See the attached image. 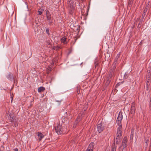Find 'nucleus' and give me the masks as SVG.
<instances>
[{
  "mask_svg": "<svg viewBox=\"0 0 151 151\" xmlns=\"http://www.w3.org/2000/svg\"><path fill=\"white\" fill-rule=\"evenodd\" d=\"M62 122L63 124L61 123L60 124L59 123L55 127V132L58 135L61 134L63 133L64 134L66 132L67 129L66 127L65 126V123L63 120Z\"/></svg>",
  "mask_w": 151,
  "mask_h": 151,
  "instance_id": "f257e3e1",
  "label": "nucleus"
},
{
  "mask_svg": "<svg viewBox=\"0 0 151 151\" xmlns=\"http://www.w3.org/2000/svg\"><path fill=\"white\" fill-rule=\"evenodd\" d=\"M122 128L120 126H118L117 128L116 134V139L120 138L121 137L122 134Z\"/></svg>",
  "mask_w": 151,
  "mask_h": 151,
  "instance_id": "f03ea898",
  "label": "nucleus"
},
{
  "mask_svg": "<svg viewBox=\"0 0 151 151\" xmlns=\"http://www.w3.org/2000/svg\"><path fill=\"white\" fill-rule=\"evenodd\" d=\"M8 117L9 120L11 122H15L14 125L15 127L16 126V125L17 126L18 124L17 122H16V120L13 114H11V113L9 115Z\"/></svg>",
  "mask_w": 151,
  "mask_h": 151,
  "instance_id": "7ed1b4c3",
  "label": "nucleus"
},
{
  "mask_svg": "<svg viewBox=\"0 0 151 151\" xmlns=\"http://www.w3.org/2000/svg\"><path fill=\"white\" fill-rule=\"evenodd\" d=\"M127 138L126 137H125L123 138L121 145L120 146L119 148L123 147V148L126 147L127 145Z\"/></svg>",
  "mask_w": 151,
  "mask_h": 151,
  "instance_id": "20e7f679",
  "label": "nucleus"
},
{
  "mask_svg": "<svg viewBox=\"0 0 151 151\" xmlns=\"http://www.w3.org/2000/svg\"><path fill=\"white\" fill-rule=\"evenodd\" d=\"M97 129L99 133H101L104 130V128L102 126L101 123L98 124L97 125Z\"/></svg>",
  "mask_w": 151,
  "mask_h": 151,
  "instance_id": "39448f33",
  "label": "nucleus"
},
{
  "mask_svg": "<svg viewBox=\"0 0 151 151\" xmlns=\"http://www.w3.org/2000/svg\"><path fill=\"white\" fill-rule=\"evenodd\" d=\"M114 73V70H109L108 73V78L111 79H112V78L113 76Z\"/></svg>",
  "mask_w": 151,
  "mask_h": 151,
  "instance_id": "423d86ee",
  "label": "nucleus"
},
{
  "mask_svg": "<svg viewBox=\"0 0 151 151\" xmlns=\"http://www.w3.org/2000/svg\"><path fill=\"white\" fill-rule=\"evenodd\" d=\"M136 110L133 104L132 105L130 111V113L132 114H134L135 113V111Z\"/></svg>",
  "mask_w": 151,
  "mask_h": 151,
  "instance_id": "0eeeda50",
  "label": "nucleus"
},
{
  "mask_svg": "<svg viewBox=\"0 0 151 151\" xmlns=\"http://www.w3.org/2000/svg\"><path fill=\"white\" fill-rule=\"evenodd\" d=\"M37 136L39 137V141H41V140L44 137V135L40 132H38L37 133Z\"/></svg>",
  "mask_w": 151,
  "mask_h": 151,
  "instance_id": "6e6552de",
  "label": "nucleus"
},
{
  "mask_svg": "<svg viewBox=\"0 0 151 151\" xmlns=\"http://www.w3.org/2000/svg\"><path fill=\"white\" fill-rule=\"evenodd\" d=\"M47 17V20H50L52 19V18L51 17V15L50 14L48 10L46 11Z\"/></svg>",
  "mask_w": 151,
  "mask_h": 151,
  "instance_id": "1a4fd4ad",
  "label": "nucleus"
},
{
  "mask_svg": "<svg viewBox=\"0 0 151 151\" xmlns=\"http://www.w3.org/2000/svg\"><path fill=\"white\" fill-rule=\"evenodd\" d=\"M7 78L11 80L12 79L14 78L13 76V74L11 73H9L6 76Z\"/></svg>",
  "mask_w": 151,
  "mask_h": 151,
  "instance_id": "9d476101",
  "label": "nucleus"
},
{
  "mask_svg": "<svg viewBox=\"0 0 151 151\" xmlns=\"http://www.w3.org/2000/svg\"><path fill=\"white\" fill-rule=\"evenodd\" d=\"M89 10H83L81 11V13L82 15L85 16H86L88 15V13Z\"/></svg>",
  "mask_w": 151,
  "mask_h": 151,
  "instance_id": "9b49d317",
  "label": "nucleus"
},
{
  "mask_svg": "<svg viewBox=\"0 0 151 151\" xmlns=\"http://www.w3.org/2000/svg\"><path fill=\"white\" fill-rule=\"evenodd\" d=\"M123 118V116L122 114V112L120 111L119 112L118 116L117 118V119L119 120H122Z\"/></svg>",
  "mask_w": 151,
  "mask_h": 151,
  "instance_id": "f8f14e48",
  "label": "nucleus"
},
{
  "mask_svg": "<svg viewBox=\"0 0 151 151\" xmlns=\"http://www.w3.org/2000/svg\"><path fill=\"white\" fill-rule=\"evenodd\" d=\"M94 144L93 142L91 143L87 149L93 150V148Z\"/></svg>",
  "mask_w": 151,
  "mask_h": 151,
  "instance_id": "ddd939ff",
  "label": "nucleus"
},
{
  "mask_svg": "<svg viewBox=\"0 0 151 151\" xmlns=\"http://www.w3.org/2000/svg\"><path fill=\"white\" fill-rule=\"evenodd\" d=\"M45 90V88L43 87H39L38 89V91L39 92H41Z\"/></svg>",
  "mask_w": 151,
  "mask_h": 151,
  "instance_id": "4468645a",
  "label": "nucleus"
},
{
  "mask_svg": "<svg viewBox=\"0 0 151 151\" xmlns=\"http://www.w3.org/2000/svg\"><path fill=\"white\" fill-rule=\"evenodd\" d=\"M122 120H119L118 119H117L116 121V123L118 126H120L121 127H122V124H121V121Z\"/></svg>",
  "mask_w": 151,
  "mask_h": 151,
  "instance_id": "2eb2a0df",
  "label": "nucleus"
},
{
  "mask_svg": "<svg viewBox=\"0 0 151 151\" xmlns=\"http://www.w3.org/2000/svg\"><path fill=\"white\" fill-rule=\"evenodd\" d=\"M66 37L64 36L61 38V41L62 42H63L64 43H66Z\"/></svg>",
  "mask_w": 151,
  "mask_h": 151,
  "instance_id": "dca6fc26",
  "label": "nucleus"
},
{
  "mask_svg": "<svg viewBox=\"0 0 151 151\" xmlns=\"http://www.w3.org/2000/svg\"><path fill=\"white\" fill-rule=\"evenodd\" d=\"M111 80H112L111 79L108 78V79L106 83V85L107 86L109 85L110 83V81H111Z\"/></svg>",
  "mask_w": 151,
  "mask_h": 151,
  "instance_id": "f3484780",
  "label": "nucleus"
},
{
  "mask_svg": "<svg viewBox=\"0 0 151 151\" xmlns=\"http://www.w3.org/2000/svg\"><path fill=\"white\" fill-rule=\"evenodd\" d=\"M60 49V47L58 46H54L52 47V49L57 51L59 50Z\"/></svg>",
  "mask_w": 151,
  "mask_h": 151,
  "instance_id": "a211bd4d",
  "label": "nucleus"
},
{
  "mask_svg": "<svg viewBox=\"0 0 151 151\" xmlns=\"http://www.w3.org/2000/svg\"><path fill=\"white\" fill-rule=\"evenodd\" d=\"M78 123V119H76V120L73 126V128H75L76 127V126L77 125V124Z\"/></svg>",
  "mask_w": 151,
  "mask_h": 151,
  "instance_id": "6ab92c4d",
  "label": "nucleus"
},
{
  "mask_svg": "<svg viewBox=\"0 0 151 151\" xmlns=\"http://www.w3.org/2000/svg\"><path fill=\"white\" fill-rule=\"evenodd\" d=\"M151 76V73H147L146 77L147 79L150 80V76Z\"/></svg>",
  "mask_w": 151,
  "mask_h": 151,
  "instance_id": "aec40b11",
  "label": "nucleus"
},
{
  "mask_svg": "<svg viewBox=\"0 0 151 151\" xmlns=\"http://www.w3.org/2000/svg\"><path fill=\"white\" fill-rule=\"evenodd\" d=\"M121 137L119 138H118L116 139V144H118L119 142L120 141Z\"/></svg>",
  "mask_w": 151,
  "mask_h": 151,
  "instance_id": "412c9836",
  "label": "nucleus"
},
{
  "mask_svg": "<svg viewBox=\"0 0 151 151\" xmlns=\"http://www.w3.org/2000/svg\"><path fill=\"white\" fill-rule=\"evenodd\" d=\"M143 19H144V18H142V17L141 19H140V21H139V24H138V27H141V26H139V25H140L141 24H142V22H143Z\"/></svg>",
  "mask_w": 151,
  "mask_h": 151,
  "instance_id": "4be33fe9",
  "label": "nucleus"
},
{
  "mask_svg": "<svg viewBox=\"0 0 151 151\" xmlns=\"http://www.w3.org/2000/svg\"><path fill=\"white\" fill-rule=\"evenodd\" d=\"M147 10H144V12L142 14V17L144 18V17L145 16L146 12Z\"/></svg>",
  "mask_w": 151,
  "mask_h": 151,
  "instance_id": "5701e85b",
  "label": "nucleus"
},
{
  "mask_svg": "<svg viewBox=\"0 0 151 151\" xmlns=\"http://www.w3.org/2000/svg\"><path fill=\"white\" fill-rule=\"evenodd\" d=\"M133 131L132 130L130 134V139H132L133 138Z\"/></svg>",
  "mask_w": 151,
  "mask_h": 151,
  "instance_id": "b1692460",
  "label": "nucleus"
},
{
  "mask_svg": "<svg viewBox=\"0 0 151 151\" xmlns=\"http://www.w3.org/2000/svg\"><path fill=\"white\" fill-rule=\"evenodd\" d=\"M134 0H129V6H130V5L132 4L133 1Z\"/></svg>",
  "mask_w": 151,
  "mask_h": 151,
  "instance_id": "393cba45",
  "label": "nucleus"
},
{
  "mask_svg": "<svg viewBox=\"0 0 151 151\" xmlns=\"http://www.w3.org/2000/svg\"><path fill=\"white\" fill-rule=\"evenodd\" d=\"M116 146H113L111 149V151H116Z\"/></svg>",
  "mask_w": 151,
  "mask_h": 151,
  "instance_id": "a878e982",
  "label": "nucleus"
},
{
  "mask_svg": "<svg viewBox=\"0 0 151 151\" xmlns=\"http://www.w3.org/2000/svg\"><path fill=\"white\" fill-rule=\"evenodd\" d=\"M148 84H147L146 86V89L147 91H148L149 90V86L150 85Z\"/></svg>",
  "mask_w": 151,
  "mask_h": 151,
  "instance_id": "bb28decb",
  "label": "nucleus"
},
{
  "mask_svg": "<svg viewBox=\"0 0 151 151\" xmlns=\"http://www.w3.org/2000/svg\"><path fill=\"white\" fill-rule=\"evenodd\" d=\"M150 109L151 110V97L150 100Z\"/></svg>",
  "mask_w": 151,
  "mask_h": 151,
  "instance_id": "cd10ccee",
  "label": "nucleus"
},
{
  "mask_svg": "<svg viewBox=\"0 0 151 151\" xmlns=\"http://www.w3.org/2000/svg\"><path fill=\"white\" fill-rule=\"evenodd\" d=\"M147 73H151V68L150 67L148 68Z\"/></svg>",
  "mask_w": 151,
  "mask_h": 151,
  "instance_id": "c85d7f7f",
  "label": "nucleus"
},
{
  "mask_svg": "<svg viewBox=\"0 0 151 151\" xmlns=\"http://www.w3.org/2000/svg\"><path fill=\"white\" fill-rule=\"evenodd\" d=\"M43 10H42V11H39L38 10L37 12L38 13V14H39V15H41L42 13V12H43Z\"/></svg>",
  "mask_w": 151,
  "mask_h": 151,
  "instance_id": "c756f323",
  "label": "nucleus"
},
{
  "mask_svg": "<svg viewBox=\"0 0 151 151\" xmlns=\"http://www.w3.org/2000/svg\"><path fill=\"white\" fill-rule=\"evenodd\" d=\"M122 83H123L122 82L119 83L117 84L116 86H120L121 84Z\"/></svg>",
  "mask_w": 151,
  "mask_h": 151,
  "instance_id": "7c9ffc66",
  "label": "nucleus"
},
{
  "mask_svg": "<svg viewBox=\"0 0 151 151\" xmlns=\"http://www.w3.org/2000/svg\"><path fill=\"white\" fill-rule=\"evenodd\" d=\"M128 77L127 74L125 73V75L124 76V78H127Z\"/></svg>",
  "mask_w": 151,
  "mask_h": 151,
  "instance_id": "2f4dec72",
  "label": "nucleus"
},
{
  "mask_svg": "<svg viewBox=\"0 0 151 151\" xmlns=\"http://www.w3.org/2000/svg\"><path fill=\"white\" fill-rule=\"evenodd\" d=\"M46 31L48 35H49L50 33H49V29H46Z\"/></svg>",
  "mask_w": 151,
  "mask_h": 151,
  "instance_id": "473e14b6",
  "label": "nucleus"
},
{
  "mask_svg": "<svg viewBox=\"0 0 151 151\" xmlns=\"http://www.w3.org/2000/svg\"><path fill=\"white\" fill-rule=\"evenodd\" d=\"M73 10H69V13L71 14H72L73 13Z\"/></svg>",
  "mask_w": 151,
  "mask_h": 151,
  "instance_id": "72a5a7b5",
  "label": "nucleus"
},
{
  "mask_svg": "<svg viewBox=\"0 0 151 151\" xmlns=\"http://www.w3.org/2000/svg\"><path fill=\"white\" fill-rule=\"evenodd\" d=\"M49 21V24L50 25L52 23V19L50 20H48Z\"/></svg>",
  "mask_w": 151,
  "mask_h": 151,
  "instance_id": "f704fd0d",
  "label": "nucleus"
},
{
  "mask_svg": "<svg viewBox=\"0 0 151 151\" xmlns=\"http://www.w3.org/2000/svg\"><path fill=\"white\" fill-rule=\"evenodd\" d=\"M62 101V100H58V101H57V100H56V102H58L59 103V104H60L61 103V102Z\"/></svg>",
  "mask_w": 151,
  "mask_h": 151,
  "instance_id": "c9c22d12",
  "label": "nucleus"
},
{
  "mask_svg": "<svg viewBox=\"0 0 151 151\" xmlns=\"http://www.w3.org/2000/svg\"><path fill=\"white\" fill-rule=\"evenodd\" d=\"M86 151H93V150L87 149Z\"/></svg>",
  "mask_w": 151,
  "mask_h": 151,
  "instance_id": "e433bc0d",
  "label": "nucleus"
},
{
  "mask_svg": "<svg viewBox=\"0 0 151 151\" xmlns=\"http://www.w3.org/2000/svg\"><path fill=\"white\" fill-rule=\"evenodd\" d=\"M149 80H148L147 81V82H146V84H148L150 85V84L149 83Z\"/></svg>",
  "mask_w": 151,
  "mask_h": 151,
  "instance_id": "4c0bfd02",
  "label": "nucleus"
},
{
  "mask_svg": "<svg viewBox=\"0 0 151 151\" xmlns=\"http://www.w3.org/2000/svg\"><path fill=\"white\" fill-rule=\"evenodd\" d=\"M95 67H96V66H97L98 65V63H95Z\"/></svg>",
  "mask_w": 151,
  "mask_h": 151,
  "instance_id": "58836bf2",
  "label": "nucleus"
},
{
  "mask_svg": "<svg viewBox=\"0 0 151 151\" xmlns=\"http://www.w3.org/2000/svg\"><path fill=\"white\" fill-rule=\"evenodd\" d=\"M118 58V57L116 58L115 59V62L117 61Z\"/></svg>",
  "mask_w": 151,
  "mask_h": 151,
  "instance_id": "ea45409f",
  "label": "nucleus"
},
{
  "mask_svg": "<svg viewBox=\"0 0 151 151\" xmlns=\"http://www.w3.org/2000/svg\"><path fill=\"white\" fill-rule=\"evenodd\" d=\"M14 151H18V150L16 148V149H14Z\"/></svg>",
  "mask_w": 151,
  "mask_h": 151,
  "instance_id": "a19ab883",
  "label": "nucleus"
},
{
  "mask_svg": "<svg viewBox=\"0 0 151 151\" xmlns=\"http://www.w3.org/2000/svg\"><path fill=\"white\" fill-rule=\"evenodd\" d=\"M14 11L13 10H12V11L11 12L12 14H13L14 13Z\"/></svg>",
  "mask_w": 151,
  "mask_h": 151,
  "instance_id": "79ce46f5",
  "label": "nucleus"
},
{
  "mask_svg": "<svg viewBox=\"0 0 151 151\" xmlns=\"http://www.w3.org/2000/svg\"><path fill=\"white\" fill-rule=\"evenodd\" d=\"M48 70H49L50 71H51V68H48Z\"/></svg>",
  "mask_w": 151,
  "mask_h": 151,
  "instance_id": "37998d69",
  "label": "nucleus"
},
{
  "mask_svg": "<svg viewBox=\"0 0 151 151\" xmlns=\"http://www.w3.org/2000/svg\"><path fill=\"white\" fill-rule=\"evenodd\" d=\"M11 99H12V100H11V102H12V100H13V97H11Z\"/></svg>",
  "mask_w": 151,
  "mask_h": 151,
  "instance_id": "c03bdc74",
  "label": "nucleus"
},
{
  "mask_svg": "<svg viewBox=\"0 0 151 151\" xmlns=\"http://www.w3.org/2000/svg\"><path fill=\"white\" fill-rule=\"evenodd\" d=\"M11 99H12V100H11V102H12V100H13V97H11Z\"/></svg>",
  "mask_w": 151,
  "mask_h": 151,
  "instance_id": "a18cd8bd",
  "label": "nucleus"
},
{
  "mask_svg": "<svg viewBox=\"0 0 151 151\" xmlns=\"http://www.w3.org/2000/svg\"><path fill=\"white\" fill-rule=\"evenodd\" d=\"M77 93H78V94H79V92H78V91H77Z\"/></svg>",
  "mask_w": 151,
  "mask_h": 151,
  "instance_id": "49530a36",
  "label": "nucleus"
},
{
  "mask_svg": "<svg viewBox=\"0 0 151 151\" xmlns=\"http://www.w3.org/2000/svg\"><path fill=\"white\" fill-rule=\"evenodd\" d=\"M0 151H1V149L0 148Z\"/></svg>",
  "mask_w": 151,
  "mask_h": 151,
  "instance_id": "de8ad7c7",
  "label": "nucleus"
},
{
  "mask_svg": "<svg viewBox=\"0 0 151 151\" xmlns=\"http://www.w3.org/2000/svg\"><path fill=\"white\" fill-rule=\"evenodd\" d=\"M148 8H147V9H148ZM147 9V8H145V9Z\"/></svg>",
  "mask_w": 151,
  "mask_h": 151,
  "instance_id": "09e8293b",
  "label": "nucleus"
},
{
  "mask_svg": "<svg viewBox=\"0 0 151 151\" xmlns=\"http://www.w3.org/2000/svg\"><path fill=\"white\" fill-rule=\"evenodd\" d=\"M114 144H114H115V143H114V144Z\"/></svg>",
  "mask_w": 151,
  "mask_h": 151,
  "instance_id": "8fccbe9b",
  "label": "nucleus"
}]
</instances>
